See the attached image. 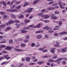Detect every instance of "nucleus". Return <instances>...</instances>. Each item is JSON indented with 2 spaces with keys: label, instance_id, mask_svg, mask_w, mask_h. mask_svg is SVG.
Here are the masks:
<instances>
[{
  "label": "nucleus",
  "instance_id": "7",
  "mask_svg": "<svg viewBox=\"0 0 67 67\" xmlns=\"http://www.w3.org/2000/svg\"><path fill=\"white\" fill-rule=\"evenodd\" d=\"M14 22V21L13 20H10L9 21L6 23L7 25H10L12 23H13Z\"/></svg>",
  "mask_w": 67,
  "mask_h": 67
},
{
  "label": "nucleus",
  "instance_id": "8",
  "mask_svg": "<svg viewBox=\"0 0 67 67\" xmlns=\"http://www.w3.org/2000/svg\"><path fill=\"white\" fill-rule=\"evenodd\" d=\"M56 43V44H55L54 45V46H55V47H60L59 45H58L59 43L58 42H57Z\"/></svg>",
  "mask_w": 67,
  "mask_h": 67
},
{
  "label": "nucleus",
  "instance_id": "45",
  "mask_svg": "<svg viewBox=\"0 0 67 67\" xmlns=\"http://www.w3.org/2000/svg\"><path fill=\"white\" fill-rule=\"evenodd\" d=\"M35 45V44L34 43H33L31 44V46L32 47H34Z\"/></svg>",
  "mask_w": 67,
  "mask_h": 67
},
{
  "label": "nucleus",
  "instance_id": "12",
  "mask_svg": "<svg viewBox=\"0 0 67 67\" xmlns=\"http://www.w3.org/2000/svg\"><path fill=\"white\" fill-rule=\"evenodd\" d=\"M30 59H31L29 57H27L26 58V60L27 62H28L30 61Z\"/></svg>",
  "mask_w": 67,
  "mask_h": 67
},
{
  "label": "nucleus",
  "instance_id": "19",
  "mask_svg": "<svg viewBox=\"0 0 67 67\" xmlns=\"http://www.w3.org/2000/svg\"><path fill=\"white\" fill-rule=\"evenodd\" d=\"M50 56L49 55H45L43 57V58H49Z\"/></svg>",
  "mask_w": 67,
  "mask_h": 67
},
{
  "label": "nucleus",
  "instance_id": "11",
  "mask_svg": "<svg viewBox=\"0 0 67 67\" xmlns=\"http://www.w3.org/2000/svg\"><path fill=\"white\" fill-rule=\"evenodd\" d=\"M11 30V27L10 26H8L7 27V28L5 29L6 31H8L9 30Z\"/></svg>",
  "mask_w": 67,
  "mask_h": 67
},
{
  "label": "nucleus",
  "instance_id": "44",
  "mask_svg": "<svg viewBox=\"0 0 67 67\" xmlns=\"http://www.w3.org/2000/svg\"><path fill=\"white\" fill-rule=\"evenodd\" d=\"M54 3V2H50L48 3V4H53Z\"/></svg>",
  "mask_w": 67,
  "mask_h": 67
},
{
  "label": "nucleus",
  "instance_id": "41",
  "mask_svg": "<svg viewBox=\"0 0 67 67\" xmlns=\"http://www.w3.org/2000/svg\"><path fill=\"white\" fill-rule=\"evenodd\" d=\"M40 25L41 23H39L37 25V27H40Z\"/></svg>",
  "mask_w": 67,
  "mask_h": 67
},
{
  "label": "nucleus",
  "instance_id": "9",
  "mask_svg": "<svg viewBox=\"0 0 67 67\" xmlns=\"http://www.w3.org/2000/svg\"><path fill=\"white\" fill-rule=\"evenodd\" d=\"M8 18H9V16H7V15H5L4 17H3V19L4 20H7Z\"/></svg>",
  "mask_w": 67,
  "mask_h": 67
},
{
  "label": "nucleus",
  "instance_id": "33",
  "mask_svg": "<svg viewBox=\"0 0 67 67\" xmlns=\"http://www.w3.org/2000/svg\"><path fill=\"white\" fill-rule=\"evenodd\" d=\"M54 12L55 14H59V12L58 11H55Z\"/></svg>",
  "mask_w": 67,
  "mask_h": 67
},
{
  "label": "nucleus",
  "instance_id": "64",
  "mask_svg": "<svg viewBox=\"0 0 67 67\" xmlns=\"http://www.w3.org/2000/svg\"><path fill=\"white\" fill-rule=\"evenodd\" d=\"M3 36H0V40H1V39H2L3 38Z\"/></svg>",
  "mask_w": 67,
  "mask_h": 67
},
{
  "label": "nucleus",
  "instance_id": "38",
  "mask_svg": "<svg viewBox=\"0 0 67 67\" xmlns=\"http://www.w3.org/2000/svg\"><path fill=\"white\" fill-rule=\"evenodd\" d=\"M27 3H25L24 4L23 6V7H26V6H27Z\"/></svg>",
  "mask_w": 67,
  "mask_h": 67
},
{
  "label": "nucleus",
  "instance_id": "47",
  "mask_svg": "<svg viewBox=\"0 0 67 67\" xmlns=\"http://www.w3.org/2000/svg\"><path fill=\"white\" fill-rule=\"evenodd\" d=\"M5 26V25L2 24L0 26V27H4Z\"/></svg>",
  "mask_w": 67,
  "mask_h": 67
},
{
  "label": "nucleus",
  "instance_id": "30",
  "mask_svg": "<svg viewBox=\"0 0 67 67\" xmlns=\"http://www.w3.org/2000/svg\"><path fill=\"white\" fill-rule=\"evenodd\" d=\"M26 32V31L25 30H23L21 31V33H25Z\"/></svg>",
  "mask_w": 67,
  "mask_h": 67
},
{
  "label": "nucleus",
  "instance_id": "56",
  "mask_svg": "<svg viewBox=\"0 0 67 67\" xmlns=\"http://www.w3.org/2000/svg\"><path fill=\"white\" fill-rule=\"evenodd\" d=\"M30 22V20H25V22L26 23H29Z\"/></svg>",
  "mask_w": 67,
  "mask_h": 67
},
{
  "label": "nucleus",
  "instance_id": "50",
  "mask_svg": "<svg viewBox=\"0 0 67 67\" xmlns=\"http://www.w3.org/2000/svg\"><path fill=\"white\" fill-rule=\"evenodd\" d=\"M62 5H63V6H65V5H66V3L64 2H63L62 3Z\"/></svg>",
  "mask_w": 67,
  "mask_h": 67
},
{
  "label": "nucleus",
  "instance_id": "14",
  "mask_svg": "<svg viewBox=\"0 0 67 67\" xmlns=\"http://www.w3.org/2000/svg\"><path fill=\"white\" fill-rule=\"evenodd\" d=\"M15 25H16V27L17 28V29H18V28L20 27V24H18L17 23L15 24Z\"/></svg>",
  "mask_w": 67,
  "mask_h": 67
},
{
  "label": "nucleus",
  "instance_id": "39",
  "mask_svg": "<svg viewBox=\"0 0 67 67\" xmlns=\"http://www.w3.org/2000/svg\"><path fill=\"white\" fill-rule=\"evenodd\" d=\"M15 22H16V23H20V21L18 20H15Z\"/></svg>",
  "mask_w": 67,
  "mask_h": 67
},
{
  "label": "nucleus",
  "instance_id": "6",
  "mask_svg": "<svg viewBox=\"0 0 67 67\" xmlns=\"http://www.w3.org/2000/svg\"><path fill=\"white\" fill-rule=\"evenodd\" d=\"M37 38V39H41L42 37V35H38L36 36Z\"/></svg>",
  "mask_w": 67,
  "mask_h": 67
},
{
  "label": "nucleus",
  "instance_id": "3",
  "mask_svg": "<svg viewBox=\"0 0 67 67\" xmlns=\"http://www.w3.org/2000/svg\"><path fill=\"white\" fill-rule=\"evenodd\" d=\"M41 16L42 17V18H44L45 19H47L48 18H49V15H43Z\"/></svg>",
  "mask_w": 67,
  "mask_h": 67
},
{
  "label": "nucleus",
  "instance_id": "55",
  "mask_svg": "<svg viewBox=\"0 0 67 67\" xmlns=\"http://www.w3.org/2000/svg\"><path fill=\"white\" fill-rule=\"evenodd\" d=\"M48 51L47 49H45V50H43L42 52H44V53H45V52H47Z\"/></svg>",
  "mask_w": 67,
  "mask_h": 67
},
{
  "label": "nucleus",
  "instance_id": "24",
  "mask_svg": "<svg viewBox=\"0 0 67 67\" xmlns=\"http://www.w3.org/2000/svg\"><path fill=\"white\" fill-rule=\"evenodd\" d=\"M5 45L3 44L1 45L0 46V47L2 48H5Z\"/></svg>",
  "mask_w": 67,
  "mask_h": 67
},
{
  "label": "nucleus",
  "instance_id": "48",
  "mask_svg": "<svg viewBox=\"0 0 67 67\" xmlns=\"http://www.w3.org/2000/svg\"><path fill=\"white\" fill-rule=\"evenodd\" d=\"M41 32V31H38L35 32L36 33H40Z\"/></svg>",
  "mask_w": 67,
  "mask_h": 67
},
{
  "label": "nucleus",
  "instance_id": "62",
  "mask_svg": "<svg viewBox=\"0 0 67 67\" xmlns=\"http://www.w3.org/2000/svg\"><path fill=\"white\" fill-rule=\"evenodd\" d=\"M54 35L55 36H57V35H58V34L56 33H54Z\"/></svg>",
  "mask_w": 67,
  "mask_h": 67
},
{
  "label": "nucleus",
  "instance_id": "27",
  "mask_svg": "<svg viewBox=\"0 0 67 67\" xmlns=\"http://www.w3.org/2000/svg\"><path fill=\"white\" fill-rule=\"evenodd\" d=\"M14 2V1H12L11 2L10 4L9 5L10 6H11V5H12L13 4Z\"/></svg>",
  "mask_w": 67,
  "mask_h": 67
},
{
  "label": "nucleus",
  "instance_id": "37",
  "mask_svg": "<svg viewBox=\"0 0 67 67\" xmlns=\"http://www.w3.org/2000/svg\"><path fill=\"white\" fill-rule=\"evenodd\" d=\"M59 7H60L61 9H65V7L63 6L62 5H60Z\"/></svg>",
  "mask_w": 67,
  "mask_h": 67
},
{
  "label": "nucleus",
  "instance_id": "32",
  "mask_svg": "<svg viewBox=\"0 0 67 67\" xmlns=\"http://www.w3.org/2000/svg\"><path fill=\"white\" fill-rule=\"evenodd\" d=\"M20 3H21V2H20V1H19L16 2L15 4H16V5H17V4H20Z\"/></svg>",
  "mask_w": 67,
  "mask_h": 67
},
{
  "label": "nucleus",
  "instance_id": "36",
  "mask_svg": "<svg viewBox=\"0 0 67 67\" xmlns=\"http://www.w3.org/2000/svg\"><path fill=\"white\" fill-rule=\"evenodd\" d=\"M37 2H38V1H35L33 2V4L34 5H35V4H36Z\"/></svg>",
  "mask_w": 67,
  "mask_h": 67
},
{
  "label": "nucleus",
  "instance_id": "26",
  "mask_svg": "<svg viewBox=\"0 0 67 67\" xmlns=\"http://www.w3.org/2000/svg\"><path fill=\"white\" fill-rule=\"evenodd\" d=\"M2 52L3 54H6V53H8L7 51L5 50L2 51Z\"/></svg>",
  "mask_w": 67,
  "mask_h": 67
},
{
  "label": "nucleus",
  "instance_id": "10",
  "mask_svg": "<svg viewBox=\"0 0 67 67\" xmlns=\"http://www.w3.org/2000/svg\"><path fill=\"white\" fill-rule=\"evenodd\" d=\"M5 49V50H8V51L10 50H11V47L9 46L7 47Z\"/></svg>",
  "mask_w": 67,
  "mask_h": 67
},
{
  "label": "nucleus",
  "instance_id": "61",
  "mask_svg": "<svg viewBox=\"0 0 67 67\" xmlns=\"http://www.w3.org/2000/svg\"><path fill=\"white\" fill-rule=\"evenodd\" d=\"M18 41H22L23 40L22 39L19 38L18 39Z\"/></svg>",
  "mask_w": 67,
  "mask_h": 67
},
{
  "label": "nucleus",
  "instance_id": "20",
  "mask_svg": "<svg viewBox=\"0 0 67 67\" xmlns=\"http://www.w3.org/2000/svg\"><path fill=\"white\" fill-rule=\"evenodd\" d=\"M38 64H43L44 63V61H43L42 62H37Z\"/></svg>",
  "mask_w": 67,
  "mask_h": 67
},
{
  "label": "nucleus",
  "instance_id": "31",
  "mask_svg": "<svg viewBox=\"0 0 67 67\" xmlns=\"http://www.w3.org/2000/svg\"><path fill=\"white\" fill-rule=\"evenodd\" d=\"M21 8V5H19L16 7L17 9H20Z\"/></svg>",
  "mask_w": 67,
  "mask_h": 67
},
{
  "label": "nucleus",
  "instance_id": "16",
  "mask_svg": "<svg viewBox=\"0 0 67 67\" xmlns=\"http://www.w3.org/2000/svg\"><path fill=\"white\" fill-rule=\"evenodd\" d=\"M6 41H5L4 40V39H3L2 40V41H1L0 43L1 44H2V43H6Z\"/></svg>",
  "mask_w": 67,
  "mask_h": 67
},
{
  "label": "nucleus",
  "instance_id": "63",
  "mask_svg": "<svg viewBox=\"0 0 67 67\" xmlns=\"http://www.w3.org/2000/svg\"><path fill=\"white\" fill-rule=\"evenodd\" d=\"M10 58H11V57H8L6 59H7V60H8L9 59H10Z\"/></svg>",
  "mask_w": 67,
  "mask_h": 67
},
{
  "label": "nucleus",
  "instance_id": "54",
  "mask_svg": "<svg viewBox=\"0 0 67 67\" xmlns=\"http://www.w3.org/2000/svg\"><path fill=\"white\" fill-rule=\"evenodd\" d=\"M38 49L39 51H43V50H44V48H39Z\"/></svg>",
  "mask_w": 67,
  "mask_h": 67
},
{
  "label": "nucleus",
  "instance_id": "34",
  "mask_svg": "<svg viewBox=\"0 0 67 67\" xmlns=\"http://www.w3.org/2000/svg\"><path fill=\"white\" fill-rule=\"evenodd\" d=\"M43 14V13H40L38 14V16H41V15H42Z\"/></svg>",
  "mask_w": 67,
  "mask_h": 67
},
{
  "label": "nucleus",
  "instance_id": "2",
  "mask_svg": "<svg viewBox=\"0 0 67 67\" xmlns=\"http://www.w3.org/2000/svg\"><path fill=\"white\" fill-rule=\"evenodd\" d=\"M33 9V8H29L28 9L26 10L25 11V12L27 13H30L32 12V10Z\"/></svg>",
  "mask_w": 67,
  "mask_h": 67
},
{
  "label": "nucleus",
  "instance_id": "17",
  "mask_svg": "<svg viewBox=\"0 0 67 67\" xmlns=\"http://www.w3.org/2000/svg\"><path fill=\"white\" fill-rule=\"evenodd\" d=\"M10 16H11V18H13L14 19V18H15V15H14V14H11L10 15Z\"/></svg>",
  "mask_w": 67,
  "mask_h": 67
},
{
  "label": "nucleus",
  "instance_id": "40",
  "mask_svg": "<svg viewBox=\"0 0 67 67\" xmlns=\"http://www.w3.org/2000/svg\"><path fill=\"white\" fill-rule=\"evenodd\" d=\"M31 58L32 59H35L36 58L35 57L33 56L31 57Z\"/></svg>",
  "mask_w": 67,
  "mask_h": 67
},
{
  "label": "nucleus",
  "instance_id": "28",
  "mask_svg": "<svg viewBox=\"0 0 67 67\" xmlns=\"http://www.w3.org/2000/svg\"><path fill=\"white\" fill-rule=\"evenodd\" d=\"M48 62H50V63H52L54 62V60L52 59H50L48 60Z\"/></svg>",
  "mask_w": 67,
  "mask_h": 67
},
{
  "label": "nucleus",
  "instance_id": "53",
  "mask_svg": "<svg viewBox=\"0 0 67 67\" xmlns=\"http://www.w3.org/2000/svg\"><path fill=\"white\" fill-rule=\"evenodd\" d=\"M57 58V55H55V56H54L53 57V58L55 59H56V58Z\"/></svg>",
  "mask_w": 67,
  "mask_h": 67
},
{
  "label": "nucleus",
  "instance_id": "46",
  "mask_svg": "<svg viewBox=\"0 0 67 67\" xmlns=\"http://www.w3.org/2000/svg\"><path fill=\"white\" fill-rule=\"evenodd\" d=\"M43 22L45 23H48V22H49V21L48 20H44Z\"/></svg>",
  "mask_w": 67,
  "mask_h": 67
},
{
  "label": "nucleus",
  "instance_id": "18",
  "mask_svg": "<svg viewBox=\"0 0 67 67\" xmlns=\"http://www.w3.org/2000/svg\"><path fill=\"white\" fill-rule=\"evenodd\" d=\"M54 31L53 30H49L48 31V33H53L54 32Z\"/></svg>",
  "mask_w": 67,
  "mask_h": 67
},
{
  "label": "nucleus",
  "instance_id": "21",
  "mask_svg": "<svg viewBox=\"0 0 67 67\" xmlns=\"http://www.w3.org/2000/svg\"><path fill=\"white\" fill-rule=\"evenodd\" d=\"M24 18V15H21L20 16H19V19H22Z\"/></svg>",
  "mask_w": 67,
  "mask_h": 67
},
{
  "label": "nucleus",
  "instance_id": "5",
  "mask_svg": "<svg viewBox=\"0 0 67 67\" xmlns=\"http://www.w3.org/2000/svg\"><path fill=\"white\" fill-rule=\"evenodd\" d=\"M51 19H53V20H56L57 18L56 16H54V14H52L51 15Z\"/></svg>",
  "mask_w": 67,
  "mask_h": 67
},
{
  "label": "nucleus",
  "instance_id": "15",
  "mask_svg": "<svg viewBox=\"0 0 67 67\" xmlns=\"http://www.w3.org/2000/svg\"><path fill=\"white\" fill-rule=\"evenodd\" d=\"M8 56L9 55H5L4 57H2V58L3 59H5V58L6 59V58H7Z\"/></svg>",
  "mask_w": 67,
  "mask_h": 67
},
{
  "label": "nucleus",
  "instance_id": "29",
  "mask_svg": "<svg viewBox=\"0 0 67 67\" xmlns=\"http://www.w3.org/2000/svg\"><path fill=\"white\" fill-rule=\"evenodd\" d=\"M0 14L1 15H3L5 14V13L4 12L1 11L0 12Z\"/></svg>",
  "mask_w": 67,
  "mask_h": 67
},
{
  "label": "nucleus",
  "instance_id": "22",
  "mask_svg": "<svg viewBox=\"0 0 67 67\" xmlns=\"http://www.w3.org/2000/svg\"><path fill=\"white\" fill-rule=\"evenodd\" d=\"M54 9V8L53 7H49L48 8V10H53Z\"/></svg>",
  "mask_w": 67,
  "mask_h": 67
},
{
  "label": "nucleus",
  "instance_id": "43",
  "mask_svg": "<svg viewBox=\"0 0 67 67\" xmlns=\"http://www.w3.org/2000/svg\"><path fill=\"white\" fill-rule=\"evenodd\" d=\"M62 60V58H59L57 59V60H58V61H61V60Z\"/></svg>",
  "mask_w": 67,
  "mask_h": 67
},
{
  "label": "nucleus",
  "instance_id": "52",
  "mask_svg": "<svg viewBox=\"0 0 67 67\" xmlns=\"http://www.w3.org/2000/svg\"><path fill=\"white\" fill-rule=\"evenodd\" d=\"M34 26V25H29L28 27H33V26Z\"/></svg>",
  "mask_w": 67,
  "mask_h": 67
},
{
  "label": "nucleus",
  "instance_id": "35",
  "mask_svg": "<svg viewBox=\"0 0 67 67\" xmlns=\"http://www.w3.org/2000/svg\"><path fill=\"white\" fill-rule=\"evenodd\" d=\"M24 30H28V29H29V27H25L24 28Z\"/></svg>",
  "mask_w": 67,
  "mask_h": 67
},
{
  "label": "nucleus",
  "instance_id": "1",
  "mask_svg": "<svg viewBox=\"0 0 67 67\" xmlns=\"http://www.w3.org/2000/svg\"><path fill=\"white\" fill-rule=\"evenodd\" d=\"M6 11L9 12H16L17 11V10L16 9H14L13 10H11V9H6Z\"/></svg>",
  "mask_w": 67,
  "mask_h": 67
},
{
  "label": "nucleus",
  "instance_id": "13",
  "mask_svg": "<svg viewBox=\"0 0 67 67\" xmlns=\"http://www.w3.org/2000/svg\"><path fill=\"white\" fill-rule=\"evenodd\" d=\"M61 51L62 52V53H65L67 52V51L65 49L63 48L61 50Z\"/></svg>",
  "mask_w": 67,
  "mask_h": 67
},
{
  "label": "nucleus",
  "instance_id": "49",
  "mask_svg": "<svg viewBox=\"0 0 67 67\" xmlns=\"http://www.w3.org/2000/svg\"><path fill=\"white\" fill-rule=\"evenodd\" d=\"M29 41V40H28L27 39H26L24 41V42H28Z\"/></svg>",
  "mask_w": 67,
  "mask_h": 67
},
{
  "label": "nucleus",
  "instance_id": "4",
  "mask_svg": "<svg viewBox=\"0 0 67 67\" xmlns=\"http://www.w3.org/2000/svg\"><path fill=\"white\" fill-rule=\"evenodd\" d=\"M52 28L49 27L48 26H46L43 28V30H52Z\"/></svg>",
  "mask_w": 67,
  "mask_h": 67
},
{
  "label": "nucleus",
  "instance_id": "59",
  "mask_svg": "<svg viewBox=\"0 0 67 67\" xmlns=\"http://www.w3.org/2000/svg\"><path fill=\"white\" fill-rule=\"evenodd\" d=\"M22 66V64L20 63L19 64V65L18 66V67H20Z\"/></svg>",
  "mask_w": 67,
  "mask_h": 67
},
{
  "label": "nucleus",
  "instance_id": "25",
  "mask_svg": "<svg viewBox=\"0 0 67 67\" xmlns=\"http://www.w3.org/2000/svg\"><path fill=\"white\" fill-rule=\"evenodd\" d=\"M55 27H56V28H58V29H59V27H61V25H58L55 26Z\"/></svg>",
  "mask_w": 67,
  "mask_h": 67
},
{
  "label": "nucleus",
  "instance_id": "42",
  "mask_svg": "<svg viewBox=\"0 0 67 67\" xmlns=\"http://www.w3.org/2000/svg\"><path fill=\"white\" fill-rule=\"evenodd\" d=\"M9 43L10 44H11V43H13V40H10L9 41Z\"/></svg>",
  "mask_w": 67,
  "mask_h": 67
},
{
  "label": "nucleus",
  "instance_id": "51",
  "mask_svg": "<svg viewBox=\"0 0 67 67\" xmlns=\"http://www.w3.org/2000/svg\"><path fill=\"white\" fill-rule=\"evenodd\" d=\"M34 64H35V63H29V65H34Z\"/></svg>",
  "mask_w": 67,
  "mask_h": 67
},
{
  "label": "nucleus",
  "instance_id": "58",
  "mask_svg": "<svg viewBox=\"0 0 67 67\" xmlns=\"http://www.w3.org/2000/svg\"><path fill=\"white\" fill-rule=\"evenodd\" d=\"M46 11V10L45 9H43L41 10L42 12H45Z\"/></svg>",
  "mask_w": 67,
  "mask_h": 67
},
{
  "label": "nucleus",
  "instance_id": "60",
  "mask_svg": "<svg viewBox=\"0 0 67 67\" xmlns=\"http://www.w3.org/2000/svg\"><path fill=\"white\" fill-rule=\"evenodd\" d=\"M15 5H14L12 6V9H13L14 8H15Z\"/></svg>",
  "mask_w": 67,
  "mask_h": 67
},
{
  "label": "nucleus",
  "instance_id": "57",
  "mask_svg": "<svg viewBox=\"0 0 67 67\" xmlns=\"http://www.w3.org/2000/svg\"><path fill=\"white\" fill-rule=\"evenodd\" d=\"M26 39H29L30 38V36L29 35H27L26 37Z\"/></svg>",
  "mask_w": 67,
  "mask_h": 67
},
{
  "label": "nucleus",
  "instance_id": "23",
  "mask_svg": "<svg viewBox=\"0 0 67 67\" xmlns=\"http://www.w3.org/2000/svg\"><path fill=\"white\" fill-rule=\"evenodd\" d=\"M26 46V44H24V43H21V46L22 47H25Z\"/></svg>",
  "mask_w": 67,
  "mask_h": 67
}]
</instances>
